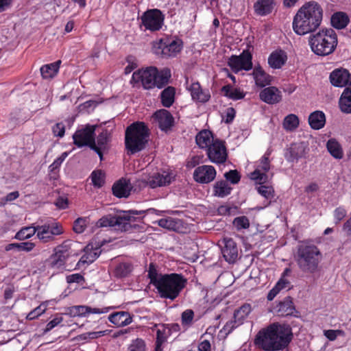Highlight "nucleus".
Masks as SVG:
<instances>
[{"label":"nucleus","mask_w":351,"mask_h":351,"mask_svg":"<svg viewBox=\"0 0 351 351\" xmlns=\"http://www.w3.org/2000/svg\"><path fill=\"white\" fill-rule=\"evenodd\" d=\"M323 10L315 1L304 3L297 12L293 20V29L300 36L314 32L321 25Z\"/></svg>","instance_id":"nucleus-2"},{"label":"nucleus","mask_w":351,"mask_h":351,"mask_svg":"<svg viewBox=\"0 0 351 351\" xmlns=\"http://www.w3.org/2000/svg\"><path fill=\"white\" fill-rule=\"evenodd\" d=\"M52 131L55 136L62 137L65 132L64 125L62 123H58L53 127Z\"/></svg>","instance_id":"nucleus-62"},{"label":"nucleus","mask_w":351,"mask_h":351,"mask_svg":"<svg viewBox=\"0 0 351 351\" xmlns=\"http://www.w3.org/2000/svg\"><path fill=\"white\" fill-rule=\"evenodd\" d=\"M36 223L29 227H25L19 230L16 234V238L19 240H25L30 238L32 236L36 234Z\"/></svg>","instance_id":"nucleus-48"},{"label":"nucleus","mask_w":351,"mask_h":351,"mask_svg":"<svg viewBox=\"0 0 351 351\" xmlns=\"http://www.w3.org/2000/svg\"><path fill=\"white\" fill-rule=\"evenodd\" d=\"M106 334V330L97 331V332H88L77 335V339L78 341H88L89 339H95L98 337L104 336Z\"/></svg>","instance_id":"nucleus-52"},{"label":"nucleus","mask_w":351,"mask_h":351,"mask_svg":"<svg viewBox=\"0 0 351 351\" xmlns=\"http://www.w3.org/2000/svg\"><path fill=\"white\" fill-rule=\"evenodd\" d=\"M346 215V210L343 207H338L334 211L335 223H339Z\"/></svg>","instance_id":"nucleus-61"},{"label":"nucleus","mask_w":351,"mask_h":351,"mask_svg":"<svg viewBox=\"0 0 351 351\" xmlns=\"http://www.w3.org/2000/svg\"><path fill=\"white\" fill-rule=\"evenodd\" d=\"M17 251L19 252H21V251H24V252H30L32 251L34 247H35V243H32V242H29V241H27V242H23V243H17Z\"/></svg>","instance_id":"nucleus-60"},{"label":"nucleus","mask_w":351,"mask_h":351,"mask_svg":"<svg viewBox=\"0 0 351 351\" xmlns=\"http://www.w3.org/2000/svg\"><path fill=\"white\" fill-rule=\"evenodd\" d=\"M221 90L226 96L234 100L241 99L245 97V94L239 88H232L230 85L223 86Z\"/></svg>","instance_id":"nucleus-44"},{"label":"nucleus","mask_w":351,"mask_h":351,"mask_svg":"<svg viewBox=\"0 0 351 351\" xmlns=\"http://www.w3.org/2000/svg\"><path fill=\"white\" fill-rule=\"evenodd\" d=\"M322 259L319 249L310 240L299 241L296 247L295 260L298 268L305 274H314L318 271Z\"/></svg>","instance_id":"nucleus-4"},{"label":"nucleus","mask_w":351,"mask_h":351,"mask_svg":"<svg viewBox=\"0 0 351 351\" xmlns=\"http://www.w3.org/2000/svg\"><path fill=\"white\" fill-rule=\"evenodd\" d=\"M95 128L87 126L82 130H77L73 136L74 144L81 147L88 145L90 148L95 147Z\"/></svg>","instance_id":"nucleus-14"},{"label":"nucleus","mask_w":351,"mask_h":351,"mask_svg":"<svg viewBox=\"0 0 351 351\" xmlns=\"http://www.w3.org/2000/svg\"><path fill=\"white\" fill-rule=\"evenodd\" d=\"M176 177H148V179H138L132 183L130 179L121 177L112 186V193L117 198H128L131 193L149 186L152 189L165 186L175 180Z\"/></svg>","instance_id":"nucleus-3"},{"label":"nucleus","mask_w":351,"mask_h":351,"mask_svg":"<svg viewBox=\"0 0 351 351\" xmlns=\"http://www.w3.org/2000/svg\"><path fill=\"white\" fill-rule=\"evenodd\" d=\"M289 283L290 282L288 280L280 279L276 285L269 291L267 296V300H273L274 298L279 293V292L282 289L286 288Z\"/></svg>","instance_id":"nucleus-46"},{"label":"nucleus","mask_w":351,"mask_h":351,"mask_svg":"<svg viewBox=\"0 0 351 351\" xmlns=\"http://www.w3.org/2000/svg\"><path fill=\"white\" fill-rule=\"evenodd\" d=\"M154 49L155 53L167 58L176 56L181 51L182 46L179 41L167 43L160 40L154 44Z\"/></svg>","instance_id":"nucleus-15"},{"label":"nucleus","mask_w":351,"mask_h":351,"mask_svg":"<svg viewBox=\"0 0 351 351\" xmlns=\"http://www.w3.org/2000/svg\"><path fill=\"white\" fill-rule=\"evenodd\" d=\"M326 148L330 155L335 159L343 157V150L341 144L335 138H330L326 143Z\"/></svg>","instance_id":"nucleus-36"},{"label":"nucleus","mask_w":351,"mask_h":351,"mask_svg":"<svg viewBox=\"0 0 351 351\" xmlns=\"http://www.w3.org/2000/svg\"><path fill=\"white\" fill-rule=\"evenodd\" d=\"M299 119L294 114H289L283 120L282 125L287 131H293L299 126Z\"/></svg>","instance_id":"nucleus-43"},{"label":"nucleus","mask_w":351,"mask_h":351,"mask_svg":"<svg viewBox=\"0 0 351 351\" xmlns=\"http://www.w3.org/2000/svg\"><path fill=\"white\" fill-rule=\"evenodd\" d=\"M269 156V154L265 153L259 161L257 162L254 171L250 176H266V173L270 169Z\"/></svg>","instance_id":"nucleus-31"},{"label":"nucleus","mask_w":351,"mask_h":351,"mask_svg":"<svg viewBox=\"0 0 351 351\" xmlns=\"http://www.w3.org/2000/svg\"><path fill=\"white\" fill-rule=\"evenodd\" d=\"M252 311L251 304L245 303L241 305L239 308L235 309L233 314V319H234L237 323L242 325L245 319L248 317Z\"/></svg>","instance_id":"nucleus-38"},{"label":"nucleus","mask_w":351,"mask_h":351,"mask_svg":"<svg viewBox=\"0 0 351 351\" xmlns=\"http://www.w3.org/2000/svg\"><path fill=\"white\" fill-rule=\"evenodd\" d=\"M326 123V117L322 111H315L312 112L308 117V123L314 130L322 128Z\"/></svg>","instance_id":"nucleus-35"},{"label":"nucleus","mask_w":351,"mask_h":351,"mask_svg":"<svg viewBox=\"0 0 351 351\" xmlns=\"http://www.w3.org/2000/svg\"><path fill=\"white\" fill-rule=\"evenodd\" d=\"M187 280L181 274L171 273L160 275V281L154 287L158 295L173 301L186 286Z\"/></svg>","instance_id":"nucleus-6"},{"label":"nucleus","mask_w":351,"mask_h":351,"mask_svg":"<svg viewBox=\"0 0 351 351\" xmlns=\"http://www.w3.org/2000/svg\"><path fill=\"white\" fill-rule=\"evenodd\" d=\"M231 190L228 180H221L215 184L213 191L215 196L223 197L229 195Z\"/></svg>","instance_id":"nucleus-42"},{"label":"nucleus","mask_w":351,"mask_h":351,"mask_svg":"<svg viewBox=\"0 0 351 351\" xmlns=\"http://www.w3.org/2000/svg\"><path fill=\"white\" fill-rule=\"evenodd\" d=\"M108 320L117 327H121L129 325L132 322V317L129 312L119 311L111 313Z\"/></svg>","instance_id":"nucleus-26"},{"label":"nucleus","mask_w":351,"mask_h":351,"mask_svg":"<svg viewBox=\"0 0 351 351\" xmlns=\"http://www.w3.org/2000/svg\"><path fill=\"white\" fill-rule=\"evenodd\" d=\"M141 25L151 32L158 31L162 28L164 16L158 9L149 10L141 16Z\"/></svg>","instance_id":"nucleus-11"},{"label":"nucleus","mask_w":351,"mask_h":351,"mask_svg":"<svg viewBox=\"0 0 351 351\" xmlns=\"http://www.w3.org/2000/svg\"><path fill=\"white\" fill-rule=\"evenodd\" d=\"M223 247L221 249L223 256L228 263H234L238 258L239 249L236 242L232 238L223 239Z\"/></svg>","instance_id":"nucleus-17"},{"label":"nucleus","mask_w":351,"mask_h":351,"mask_svg":"<svg viewBox=\"0 0 351 351\" xmlns=\"http://www.w3.org/2000/svg\"><path fill=\"white\" fill-rule=\"evenodd\" d=\"M195 313L192 309H186L181 314V323L184 327H189L193 324Z\"/></svg>","instance_id":"nucleus-50"},{"label":"nucleus","mask_w":351,"mask_h":351,"mask_svg":"<svg viewBox=\"0 0 351 351\" xmlns=\"http://www.w3.org/2000/svg\"><path fill=\"white\" fill-rule=\"evenodd\" d=\"M291 328L289 325L274 323L265 330L260 331L255 341L265 351H277L286 348L292 339Z\"/></svg>","instance_id":"nucleus-1"},{"label":"nucleus","mask_w":351,"mask_h":351,"mask_svg":"<svg viewBox=\"0 0 351 351\" xmlns=\"http://www.w3.org/2000/svg\"><path fill=\"white\" fill-rule=\"evenodd\" d=\"M150 132L147 125L141 121L130 125L125 130V145L132 154L144 149L149 140Z\"/></svg>","instance_id":"nucleus-7"},{"label":"nucleus","mask_w":351,"mask_h":351,"mask_svg":"<svg viewBox=\"0 0 351 351\" xmlns=\"http://www.w3.org/2000/svg\"><path fill=\"white\" fill-rule=\"evenodd\" d=\"M252 180H254L255 184L256 185V189L258 193L264 197L266 199L269 200L267 205L269 204L271 199L274 197V188L266 183V179L268 177H250Z\"/></svg>","instance_id":"nucleus-22"},{"label":"nucleus","mask_w":351,"mask_h":351,"mask_svg":"<svg viewBox=\"0 0 351 351\" xmlns=\"http://www.w3.org/2000/svg\"><path fill=\"white\" fill-rule=\"evenodd\" d=\"M170 77L171 71L169 69L165 68L158 71L156 67L150 66L134 72L130 83L133 87L139 88L141 86L147 90L155 87L161 88L168 84Z\"/></svg>","instance_id":"nucleus-5"},{"label":"nucleus","mask_w":351,"mask_h":351,"mask_svg":"<svg viewBox=\"0 0 351 351\" xmlns=\"http://www.w3.org/2000/svg\"><path fill=\"white\" fill-rule=\"evenodd\" d=\"M161 328H158L156 331L154 351H163L162 344L167 341V338L169 336L165 324H162Z\"/></svg>","instance_id":"nucleus-41"},{"label":"nucleus","mask_w":351,"mask_h":351,"mask_svg":"<svg viewBox=\"0 0 351 351\" xmlns=\"http://www.w3.org/2000/svg\"><path fill=\"white\" fill-rule=\"evenodd\" d=\"M287 60V56L282 49L273 51L268 58L269 66L274 69H278L284 66Z\"/></svg>","instance_id":"nucleus-25"},{"label":"nucleus","mask_w":351,"mask_h":351,"mask_svg":"<svg viewBox=\"0 0 351 351\" xmlns=\"http://www.w3.org/2000/svg\"><path fill=\"white\" fill-rule=\"evenodd\" d=\"M186 89L190 92L192 99L195 102L206 103L210 99V94L208 89H203L197 82L189 83L186 82Z\"/></svg>","instance_id":"nucleus-16"},{"label":"nucleus","mask_w":351,"mask_h":351,"mask_svg":"<svg viewBox=\"0 0 351 351\" xmlns=\"http://www.w3.org/2000/svg\"><path fill=\"white\" fill-rule=\"evenodd\" d=\"M37 239L43 243H51L64 233L62 224L55 219L40 220L36 223Z\"/></svg>","instance_id":"nucleus-10"},{"label":"nucleus","mask_w":351,"mask_h":351,"mask_svg":"<svg viewBox=\"0 0 351 351\" xmlns=\"http://www.w3.org/2000/svg\"><path fill=\"white\" fill-rule=\"evenodd\" d=\"M86 220L84 218H78L77 219L74 223L73 226V230L76 233H82L86 226Z\"/></svg>","instance_id":"nucleus-56"},{"label":"nucleus","mask_w":351,"mask_h":351,"mask_svg":"<svg viewBox=\"0 0 351 351\" xmlns=\"http://www.w3.org/2000/svg\"><path fill=\"white\" fill-rule=\"evenodd\" d=\"M274 5V0H258L254 4V12L259 16L267 15L271 12Z\"/></svg>","instance_id":"nucleus-29"},{"label":"nucleus","mask_w":351,"mask_h":351,"mask_svg":"<svg viewBox=\"0 0 351 351\" xmlns=\"http://www.w3.org/2000/svg\"><path fill=\"white\" fill-rule=\"evenodd\" d=\"M232 224L239 231L243 229H247L250 225L249 219L244 215L234 218Z\"/></svg>","instance_id":"nucleus-51"},{"label":"nucleus","mask_w":351,"mask_h":351,"mask_svg":"<svg viewBox=\"0 0 351 351\" xmlns=\"http://www.w3.org/2000/svg\"><path fill=\"white\" fill-rule=\"evenodd\" d=\"M101 250L99 248H90L87 245L84 250V254L80 258L77 265L80 266L84 264H90L93 263L99 256Z\"/></svg>","instance_id":"nucleus-30"},{"label":"nucleus","mask_w":351,"mask_h":351,"mask_svg":"<svg viewBox=\"0 0 351 351\" xmlns=\"http://www.w3.org/2000/svg\"><path fill=\"white\" fill-rule=\"evenodd\" d=\"M63 321L61 315H56L52 320L47 323L44 330V333H47L60 324Z\"/></svg>","instance_id":"nucleus-57"},{"label":"nucleus","mask_w":351,"mask_h":351,"mask_svg":"<svg viewBox=\"0 0 351 351\" xmlns=\"http://www.w3.org/2000/svg\"><path fill=\"white\" fill-rule=\"evenodd\" d=\"M63 161L64 158H58L56 159L49 167L50 172L53 174L57 173V170L59 169Z\"/></svg>","instance_id":"nucleus-64"},{"label":"nucleus","mask_w":351,"mask_h":351,"mask_svg":"<svg viewBox=\"0 0 351 351\" xmlns=\"http://www.w3.org/2000/svg\"><path fill=\"white\" fill-rule=\"evenodd\" d=\"M154 121L157 123L159 128L162 131L169 130L173 123V117L171 113L165 110L161 109L156 111L152 116Z\"/></svg>","instance_id":"nucleus-19"},{"label":"nucleus","mask_w":351,"mask_h":351,"mask_svg":"<svg viewBox=\"0 0 351 351\" xmlns=\"http://www.w3.org/2000/svg\"><path fill=\"white\" fill-rule=\"evenodd\" d=\"M110 134L107 130L103 131L97 138V143H95V147H91L92 149L95 150L99 156L100 158L102 159L103 151L107 149L108 143L109 141Z\"/></svg>","instance_id":"nucleus-34"},{"label":"nucleus","mask_w":351,"mask_h":351,"mask_svg":"<svg viewBox=\"0 0 351 351\" xmlns=\"http://www.w3.org/2000/svg\"><path fill=\"white\" fill-rule=\"evenodd\" d=\"M256 86L265 88L271 84L274 77L267 73L261 66H256L252 73Z\"/></svg>","instance_id":"nucleus-23"},{"label":"nucleus","mask_w":351,"mask_h":351,"mask_svg":"<svg viewBox=\"0 0 351 351\" xmlns=\"http://www.w3.org/2000/svg\"><path fill=\"white\" fill-rule=\"evenodd\" d=\"M210 131L204 130L199 132L196 137L197 145L202 149H208V147L215 141Z\"/></svg>","instance_id":"nucleus-28"},{"label":"nucleus","mask_w":351,"mask_h":351,"mask_svg":"<svg viewBox=\"0 0 351 351\" xmlns=\"http://www.w3.org/2000/svg\"><path fill=\"white\" fill-rule=\"evenodd\" d=\"M307 147L304 143H295L290 145L285 152V158L291 162H297L306 154Z\"/></svg>","instance_id":"nucleus-20"},{"label":"nucleus","mask_w":351,"mask_h":351,"mask_svg":"<svg viewBox=\"0 0 351 351\" xmlns=\"http://www.w3.org/2000/svg\"><path fill=\"white\" fill-rule=\"evenodd\" d=\"M237 207H230L227 205H221L217 208V213L220 215H230L232 210L236 209Z\"/></svg>","instance_id":"nucleus-63"},{"label":"nucleus","mask_w":351,"mask_h":351,"mask_svg":"<svg viewBox=\"0 0 351 351\" xmlns=\"http://www.w3.org/2000/svg\"><path fill=\"white\" fill-rule=\"evenodd\" d=\"M339 105L341 112L347 114L351 113V86H347L343 91Z\"/></svg>","instance_id":"nucleus-32"},{"label":"nucleus","mask_w":351,"mask_h":351,"mask_svg":"<svg viewBox=\"0 0 351 351\" xmlns=\"http://www.w3.org/2000/svg\"><path fill=\"white\" fill-rule=\"evenodd\" d=\"M276 312L279 316L282 317L293 315L295 308L292 299L290 297H287L282 301L279 302L276 306Z\"/></svg>","instance_id":"nucleus-27"},{"label":"nucleus","mask_w":351,"mask_h":351,"mask_svg":"<svg viewBox=\"0 0 351 351\" xmlns=\"http://www.w3.org/2000/svg\"><path fill=\"white\" fill-rule=\"evenodd\" d=\"M241 326L237 323V322L232 319L228 322L223 327L221 332L223 331L226 335L231 333L235 328Z\"/></svg>","instance_id":"nucleus-58"},{"label":"nucleus","mask_w":351,"mask_h":351,"mask_svg":"<svg viewBox=\"0 0 351 351\" xmlns=\"http://www.w3.org/2000/svg\"><path fill=\"white\" fill-rule=\"evenodd\" d=\"M216 170L211 165H202L197 167L193 173V176H216Z\"/></svg>","instance_id":"nucleus-49"},{"label":"nucleus","mask_w":351,"mask_h":351,"mask_svg":"<svg viewBox=\"0 0 351 351\" xmlns=\"http://www.w3.org/2000/svg\"><path fill=\"white\" fill-rule=\"evenodd\" d=\"M146 345L142 339L133 340L128 348L129 351H145Z\"/></svg>","instance_id":"nucleus-55"},{"label":"nucleus","mask_w":351,"mask_h":351,"mask_svg":"<svg viewBox=\"0 0 351 351\" xmlns=\"http://www.w3.org/2000/svg\"><path fill=\"white\" fill-rule=\"evenodd\" d=\"M206 154L209 160L216 164L225 162L228 158L225 143L217 138L206 149Z\"/></svg>","instance_id":"nucleus-13"},{"label":"nucleus","mask_w":351,"mask_h":351,"mask_svg":"<svg viewBox=\"0 0 351 351\" xmlns=\"http://www.w3.org/2000/svg\"><path fill=\"white\" fill-rule=\"evenodd\" d=\"M330 81L336 87L351 86V74L344 69H337L330 74Z\"/></svg>","instance_id":"nucleus-18"},{"label":"nucleus","mask_w":351,"mask_h":351,"mask_svg":"<svg viewBox=\"0 0 351 351\" xmlns=\"http://www.w3.org/2000/svg\"><path fill=\"white\" fill-rule=\"evenodd\" d=\"M260 99L268 104H276L282 100V93L276 86L265 87L259 93Z\"/></svg>","instance_id":"nucleus-21"},{"label":"nucleus","mask_w":351,"mask_h":351,"mask_svg":"<svg viewBox=\"0 0 351 351\" xmlns=\"http://www.w3.org/2000/svg\"><path fill=\"white\" fill-rule=\"evenodd\" d=\"M112 307L107 306L103 308H92L88 306H75L71 309V313L75 316H86L92 314H104L107 313Z\"/></svg>","instance_id":"nucleus-24"},{"label":"nucleus","mask_w":351,"mask_h":351,"mask_svg":"<svg viewBox=\"0 0 351 351\" xmlns=\"http://www.w3.org/2000/svg\"><path fill=\"white\" fill-rule=\"evenodd\" d=\"M349 23V18L348 15L341 12H336L332 14L331 17L332 25L338 29L345 28Z\"/></svg>","instance_id":"nucleus-40"},{"label":"nucleus","mask_w":351,"mask_h":351,"mask_svg":"<svg viewBox=\"0 0 351 351\" xmlns=\"http://www.w3.org/2000/svg\"><path fill=\"white\" fill-rule=\"evenodd\" d=\"M252 56L248 50H243L239 56L232 55L228 61V66L234 73L250 71L252 69Z\"/></svg>","instance_id":"nucleus-12"},{"label":"nucleus","mask_w":351,"mask_h":351,"mask_svg":"<svg viewBox=\"0 0 351 351\" xmlns=\"http://www.w3.org/2000/svg\"><path fill=\"white\" fill-rule=\"evenodd\" d=\"M47 305L45 303L40 304L38 306L30 311L26 318L29 320H32L38 317L39 315L44 313L46 311Z\"/></svg>","instance_id":"nucleus-54"},{"label":"nucleus","mask_w":351,"mask_h":351,"mask_svg":"<svg viewBox=\"0 0 351 351\" xmlns=\"http://www.w3.org/2000/svg\"><path fill=\"white\" fill-rule=\"evenodd\" d=\"M132 265L130 263H121L114 269V276L117 278L128 276L132 271Z\"/></svg>","instance_id":"nucleus-45"},{"label":"nucleus","mask_w":351,"mask_h":351,"mask_svg":"<svg viewBox=\"0 0 351 351\" xmlns=\"http://www.w3.org/2000/svg\"><path fill=\"white\" fill-rule=\"evenodd\" d=\"M147 276L150 280V283L154 287L160 281V276H158V271L154 263L149 264Z\"/></svg>","instance_id":"nucleus-53"},{"label":"nucleus","mask_w":351,"mask_h":351,"mask_svg":"<svg viewBox=\"0 0 351 351\" xmlns=\"http://www.w3.org/2000/svg\"><path fill=\"white\" fill-rule=\"evenodd\" d=\"M176 89L173 86H168L160 93L161 103L166 108L171 107L175 101Z\"/></svg>","instance_id":"nucleus-39"},{"label":"nucleus","mask_w":351,"mask_h":351,"mask_svg":"<svg viewBox=\"0 0 351 351\" xmlns=\"http://www.w3.org/2000/svg\"><path fill=\"white\" fill-rule=\"evenodd\" d=\"M67 256L66 250H58L49 258V264L53 268H60L64 265Z\"/></svg>","instance_id":"nucleus-33"},{"label":"nucleus","mask_w":351,"mask_h":351,"mask_svg":"<svg viewBox=\"0 0 351 351\" xmlns=\"http://www.w3.org/2000/svg\"><path fill=\"white\" fill-rule=\"evenodd\" d=\"M157 223L161 228L171 230H176L178 228V220L171 217L162 218Z\"/></svg>","instance_id":"nucleus-47"},{"label":"nucleus","mask_w":351,"mask_h":351,"mask_svg":"<svg viewBox=\"0 0 351 351\" xmlns=\"http://www.w3.org/2000/svg\"><path fill=\"white\" fill-rule=\"evenodd\" d=\"M145 210H129L119 215H107L100 218L96 223L97 228L115 227L121 231H128L131 228V222L140 219L135 215H143Z\"/></svg>","instance_id":"nucleus-9"},{"label":"nucleus","mask_w":351,"mask_h":351,"mask_svg":"<svg viewBox=\"0 0 351 351\" xmlns=\"http://www.w3.org/2000/svg\"><path fill=\"white\" fill-rule=\"evenodd\" d=\"M66 282L69 284L80 283L84 281V276L80 274H73L66 277Z\"/></svg>","instance_id":"nucleus-59"},{"label":"nucleus","mask_w":351,"mask_h":351,"mask_svg":"<svg viewBox=\"0 0 351 351\" xmlns=\"http://www.w3.org/2000/svg\"><path fill=\"white\" fill-rule=\"evenodd\" d=\"M338 43L337 36L332 29H323L311 34L308 37V45L311 51L319 56L331 54Z\"/></svg>","instance_id":"nucleus-8"},{"label":"nucleus","mask_w":351,"mask_h":351,"mask_svg":"<svg viewBox=\"0 0 351 351\" xmlns=\"http://www.w3.org/2000/svg\"><path fill=\"white\" fill-rule=\"evenodd\" d=\"M61 64L60 60H58L55 62L43 65L40 68V73L44 79H51L54 77L60 68Z\"/></svg>","instance_id":"nucleus-37"}]
</instances>
